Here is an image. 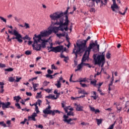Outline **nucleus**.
Wrapping results in <instances>:
<instances>
[{
  "label": "nucleus",
  "instance_id": "a18cd8bd",
  "mask_svg": "<svg viewBox=\"0 0 129 129\" xmlns=\"http://www.w3.org/2000/svg\"><path fill=\"white\" fill-rule=\"evenodd\" d=\"M1 20H2L4 23H7V19H5L4 17L1 16L0 17Z\"/></svg>",
  "mask_w": 129,
  "mask_h": 129
},
{
  "label": "nucleus",
  "instance_id": "69168bd1",
  "mask_svg": "<svg viewBox=\"0 0 129 129\" xmlns=\"http://www.w3.org/2000/svg\"><path fill=\"white\" fill-rule=\"evenodd\" d=\"M34 73H35V74L39 75V74H41L42 73L40 71H36V72H35Z\"/></svg>",
  "mask_w": 129,
  "mask_h": 129
},
{
  "label": "nucleus",
  "instance_id": "052dcab7",
  "mask_svg": "<svg viewBox=\"0 0 129 129\" xmlns=\"http://www.w3.org/2000/svg\"><path fill=\"white\" fill-rule=\"evenodd\" d=\"M90 12H91V13H95V9L91 8L90 10Z\"/></svg>",
  "mask_w": 129,
  "mask_h": 129
},
{
  "label": "nucleus",
  "instance_id": "680f3d73",
  "mask_svg": "<svg viewBox=\"0 0 129 129\" xmlns=\"http://www.w3.org/2000/svg\"><path fill=\"white\" fill-rule=\"evenodd\" d=\"M44 91H46V92H47V93H50V92H51V90L49 89H44Z\"/></svg>",
  "mask_w": 129,
  "mask_h": 129
},
{
  "label": "nucleus",
  "instance_id": "9d476101",
  "mask_svg": "<svg viewBox=\"0 0 129 129\" xmlns=\"http://www.w3.org/2000/svg\"><path fill=\"white\" fill-rule=\"evenodd\" d=\"M35 111L36 113L34 112L31 116H29L28 117V120L37 121V119H36V117L37 116V113H39V112H40V110H39V108L38 106L35 107Z\"/></svg>",
  "mask_w": 129,
  "mask_h": 129
},
{
  "label": "nucleus",
  "instance_id": "bf43d9fd",
  "mask_svg": "<svg viewBox=\"0 0 129 129\" xmlns=\"http://www.w3.org/2000/svg\"><path fill=\"white\" fill-rule=\"evenodd\" d=\"M26 95H27V96H32V93L31 92H27L26 93Z\"/></svg>",
  "mask_w": 129,
  "mask_h": 129
},
{
  "label": "nucleus",
  "instance_id": "f257e3e1",
  "mask_svg": "<svg viewBox=\"0 0 129 129\" xmlns=\"http://www.w3.org/2000/svg\"><path fill=\"white\" fill-rule=\"evenodd\" d=\"M66 19H64V18H59L57 19H52L51 23L52 25H57V26H59L58 27H51L49 26L48 28V30H49L51 31V34L52 33H54V34H57L59 31H61V32H64V30L66 31H68V26L69 25V20H68V17L66 16Z\"/></svg>",
  "mask_w": 129,
  "mask_h": 129
},
{
  "label": "nucleus",
  "instance_id": "dca6fc26",
  "mask_svg": "<svg viewBox=\"0 0 129 129\" xmlns=\"http://www.w3.org/2000/svg\"><path fill=\"white\" fill-rule=\"evenodd\" d=\"M49 39H43L42 40H41L42 43L40 44L41 48H43V49H45V48H46V43H48V42H49Z\"/></svg>",
  "mask_w": 129,
  "mask_h": 129
},
{
  "label": "nucleus",
  "instance_id": "20e7f679",
  "mask_svg": "<svg viewBox=\"0 0 129 129\" xmlns=\"http://www.w3.org/2000/svg\"><path fill=\"white\" fill-rule=\"evenodd\" d=\"M70 10V7H68L67 10L64 12H55L54 13L51 14L49 17L50 19L52 20H57V19H63L62 17L63 16H65V20H66V17H68V20H69L68 19L69 16H68V10Z\"/></svg>",
  "mask_w": 129,
  "mask_h": 129
},
{
  "label": "nucleus",
  "instance_id": "b1692460",
  "mask_svg": "<svg viewBox=\"0 0 129 129\" xmlns=\"http://www.w3.org/2000/svg\"><path fill=\"white\" fill-rule=\"evenodd\" d=\"M42 92L37 93L36 98L38 99L39 98H42V95H41Z\"/></svg>",
  "mask_w": 129,
  "mask_h": 129
},
{
  "label": "nucleus",
  "instance_id": "f3484780",
  "mask_svg": "<svg viewBox=\"0 0 129 129\" xmlns=\"http://www.w3.org/2000/svg\"><path fill=\"white\" fill-rule=\"evenodd\" d=\"M75 105L77 106L76 107L77 111H83V106H81L80 104L77 105V104H75Z\"/></svg>",
  "mask_w": 129,
  "mask_h": 129
},
{
  "label": "nucleus",
  "instance_id": "aec40b11",
  "mask_svg": "<svg viewBox=\"0 0 129 129\" xmlns=\"http://www.w3.org/2000/svg\"><path fill=\"white\" fill-rule=\"evenodd\" d=\"M45 98H48L49 99H53V100H56L57 99V98L55 97V95H49L48 96H46L45 97Z\"/></svg>",
  "mask_w": 129,
  "mask_h": 129
},
{
  "label": "nucleus",
  "instance_id": "7c9ffc66",
  "mask_svg": "<svg viewBox=\"0 0 129 129\" xmlns=\"http://www.w3.org/2000/svg\"><path fill=\"white\" fill-rule=\"evenodd\" d=\"M45 76L47 78H50V79H53V78H54V77H53V75H52L47 74Z\"/></svg>",
  "mask_w": 129,
  "mask_h": 129
},
{
  "label": "nucleus",
  "instance_id": "5701e85b",
  "mask_svg": "<svg viewBox=\"0 0 129 129\" xmlns=\"http://www.w3.org/2000/svg\"><path fill=\"white\" fill-rule=\"evenodd\" d=\"M57 83L55 84V86H56L57 88H60L61 87V84L60 81H57Z\"/></svg>",
  "mask_w": 129,
  "mask_h": 129
},
{
  "label": "nucleus",
  "instance_id": "c85d7f7f",
  "mask_svg": "<svg viewBox=\"0 0 129 129\" xmlns=\"http://www.w3.org/2000/svg\"><path fill=\"white\" fill-rule=\"evenodd\" d=\"M97 124L98 125H99L100 124H101L102 122V119H96Z\"/></svg>",
  "mask_w": 129,
  "mask_h": 129
},
{
  "label": "nucleus",
  "instance_id": "0e129e2a",
  "mask_svg": "<svg viewBox=\"0 0 129 129\" xmlns=\"http://www.w3.org/2000/svg\"><path fill=\"white\" fill-rule=\"evenodd\" d=\"M22 57H23V54L21 55H18L16 56V58H17L18 59H20V58H21Z\"/></svg>",
  "mask_w": 129,
  "mask_h": 129
},
{
  "label": "nucleus",
  "instance_id": "2eb2a0df",
  "mask_svg": "<svg viewBox=\"0 0 129 129\" xmlns=\"http://www.w3.org/2000/svg\"><path fill=\"white\" fill-rule=\"evenodd\" d=\"M11 103L10 102H7V103L3 102L2 108L3 110H5V108H10V106Z\"/></svg>",
  "mask_w": 129,
  "mask_h": 129
},
{
  "label": "nucleus",
  "instance_id": "a211bd4d",
  "mask_svg": "<svg viewBox=\"0 0 129 129\" xmlns=\"http://www.w3.org/2000/svg\"><path fill=\"white\" fill-rule=\"evenodd\" d=\"M90 109L91 111H93V112H95V114L99 113V112H100V110H99V109H95V108H94V107H93L90 106Z\"/></svg>",
  "mask_w": 129,
  "mask_h": 129
},
{
  "label": "nucleus",
  "instance_id": "8fccbe9b",
  "mask_svg": "<svg viewBox=\"0 0 129 129\" xmlns=\"http://www.w3.org/2000/svg\"><path fill=\"white\" fill-rule=\"evenodd\" d=\"M22 79L21 77L19 78L18 77H16V80L15 81L16 82H20V80Z\"/></svg>",
  "mask_w": 129,
  "mask_h": 129
},
{
  "label": "nucleus",
  "instance_id": "2f4dec72",
  "mask_svg": "<svg viewBox=\"0 0 129 129\" xmlns=\"http://www.w3.org/2000/svg\"><path fill=\"white\" fill-rule=\"evenodd\" d=\"M67 113V115L68 116L72 115V116H74V113L71 111H69V112H68Z\"/></svg>",
  "mask_w": 129,
  "mask_h": 129
},
{
  "label": "nucleus",
  "instance_id": "f8f14e48",
  "mask_svg": "<svg viewBox=\"0 0 129 129\" xmlns=\"http://www.w3.org/2000/svg\"><path fill=\"white\" fill-rule=\"evenodd\" d=\"M39 35L41 36V38L42 37H48V36H50V35H51V31L49 29H48V30H44L40 32V34Z\"/></svg>",
  "mask_w": 129,
  "mask_h": 129
},
{
  "label": "nucleus",
  "instance_id": "49530a36",
  "mask_svg": "<svg viewBox=\"0 0 129 129\" xmlns=\"http://www.w3.org/2000/svg\"><path fill=\"white\" fill-rule=\"evenodd\" d=\"M64 120H65L66 122L69 123V122L72 121V120H73V119L72 118H70L69 119H66Z\"/></svg>",
  "mask_w": 129,
  "mask_h": 129
},
{
  "label": "nucleus",
  "instance_id": "09e8293b",
  "mask_svg": "<svg viewBox=\"0 0 129 129\" xmlns=\"http://www.w3.org/2000/svg\"><path fill=\"white\" fill-rule=\"evenodd\" d=\"M7 124H8V126H10L12 123L11 122V120H7L6 122Z\"/></svg>",
  "mask_w": 129,
  "mask_h": 129
},
{
  "label": "nucleus",
  "instance_id": "393cba45",
  "mask_svg": "<svg viewBox=\"0 0 129 129\" xmlns=\"http://www.w3.org/2000/svg\"><path fill=\"white\" fill-rule=\"evenodd\" d=\"M111 56V54H110L109 51H108L106 54V57L107 58V59H110Z\"/></svg>",
  "mask_w": 129,
  "mask_h": 129
},
{
  "label": "nucleus",
  "instance_id": "39448f33",
  "mask_svg": "<svg viewBox=\"0 0 129 129\" xmlns=\"http://www.w3.org/2000/svg\"><path fill=\"white\" fill-rule=\"evenodd\" d=\"M8 33L9 34H11V35H14L16 37H13L11 39L12 40H15L16 39L17 40L18 42L19 43H23V40L22 39V35L21 34L19 33V32L16 30V29L13 30V31L10 30V29L8 30Z\"/></svg>",
  "mask_w": 129,
  "mask_h": 129
},
{
  "label": "nucleus",
  "instance_id": "7ed1b4c3",
  "mask_svg": "<svg viewBox=\"0 0 129 129\" xmlns=\"http://www.w3.org/2000/svg\"><path fill=\"white\" fill-rule=\"evenodd\" d=\"M93 58L95 62V65H99V66L101 65V67H103L105 63V53L104 52H103L101 55H97V54H94Z\"/></svg>",
  "mask_w": 129,
  "mask_h": 129
},
{
  "label": "nucleus",
  "instance_id": "1a4fd4ad",
  "mask_svg": "<svg viewBox=\"0 0 129 129\" xmlns=\"http://www.w3.org/2000/svg\"><path fill=\"white\" fill-rule=\"evenodd\" d=\"M49 47L51 49L48 51V53H50L51 52H54V53H58V52H61L62 49V47L60 46H57L54 47H53L52 43H51L50 44V46H49Z\"/></svg>",
  "mask_w": 129,
  "mask_h": 129
},
{
  "label": "nucleus",
  "instance_id": "bb28decb",
  "mask_svg": "<svg viewBox=\"0 0 129 129\" xmlns=\"http://www.w3.org/2000/svg\"><path fill=\"white\" fill-rule=\"evenodd\" d=\"M79 93H81V94H84V95L88 94V93H87L84 90H81Z\"/></svg>",
  "mask_w": 129,
  "mask_h": 129
},
{
  "label": "nucleus",
  "instance_id": "338daca9",
  "mask_svg": "<svg viewBox=\"0 0 129 129\" xmlns=\"http://www.w3.org/2000/svg\"><path fill=\"white\" fill-rule=\"evenodd\" d=\"M56 36L57 37H58V38H61V37H62V34L61 33H59V34H56Z\"/></svg>",
  "mask_w": 129,
  "mask_h": 129
},
{
  "label": "nucleus",
  "instance_id": "37998d69",
  "mask_svg": "<svg viewBox=\"0 0 129 129\" xmlns=\"http://www.w3.org/2000/svg\"><path fill=\"white\" fill-rule=\"evenodd\" d=\"M6 66L5 64L0 63V68H6Z\"/></svg>",
  "mask_w": 129,
  "mask_h": 129
},
{
  "label": "nucleus",
  "instance_id": "9b49d317",
  "mask_svg": "<svg viewBox=\"0 0 129 129\" xmlns=\"http://www.w3.org/2000/svg\"><path fill=\"white\" fill-rule=\"evenodd\" d=\"M34 44H38V43H41V41H42V37L41 35L39 34L37 35V34L34 35V37H33Z\"/></svg>",
  "mask_w": 129,
  "mask_h": 129
},
{
  "label": "nucleus",
  "instance_id": "6e6d98bb",
  "mask_svg": "<svg viewBox=\"0 0 129 129\" xmlns=\"http://www.w3.org/2000/svg\"><path fill=\"white\" fill-rule=\"evenodd\" d=\"M37 101H38L39 106H41V104L42 103V100L40 99H38L37 100Z\"/></svg>",
  "mask_w": 129,
  "mask_h": 129
},
{
  "label": "nucleus",
  "instance_id": "4d7b16f0",
  "mask_svg": "<svg viewBox=\"0 0 129 129\" xmlns=\"http://www.w3.org/2000/svg\"><path fill=\"white\" fill-rule=\"evenodd\" d=\"M79 82H86V78H84L82 80H80Z\"/></svg>",
  "mask_w": 129,
  "mask_h": 129
},
{
  "label": "nucleus",
  "instance_id": "4c0bfd02",
  "mask_svg": "<svg viewBox=\"0 0 129 129\" xmlns=\"http://www.w3.org/2000/svg\"><path fill=\"white\" fill-rule=\"evenodd\" d=\"M15 106L18 108V109H21V105L19 103H16L15 104Z\"/></svg>",
  "mask_w": 129,
  "mask_h": 129
},
{
  "label": "nucleus",
  "instance_id": "c03bdc74",
  "mask_svg": "<svg viewBox=\"0 0 129 129\" xmlns=\"http://www.w3.org/2000/svg\"><path fill=\"white\" fill-rule=\"evenodd\" d=\"M84 66H87L89 68H91V67H92V66H90V64L89 63H84Z\"/></svg>",
  "mask_w": 129,
  "mask_h": 129
},
{
  "label": "nucleus",
  "instance_id": "3c124183",
  "mask_svg": "<svg viewBox=\"0 0 129 129\" xmlns=\"http://www.w3.org/2000/svg\"><path fill=\"white\" fill-rule=\"evenodd\" d=\"M98 91L100 93L101 95H104V94L102 93V91L99 88H98Z\"/></svg>",
  "mask_w": 129,
  "mask_h": 129
},
{
  "label": "nucleus",
  "instance_id": "e433bc0d",
  "mask_svg": "<svg viewBox=\"0 0 129 129\" xmlns=\"http://www.w3.org/2000/svg\"><path fill=\"white\" fill-rule=\"evenodd\" d=\"M115 124V121L114 122V123L110 125L107 129H113V127Z\"/></svg>",
  "mask_w": 129,
  "mask_h": 129
},
{
  "label": "nucleus",
  "instance_id": "4468645a",
  "mask_svg": "<svg viewBox=\"0 0 129 129\" xmlns=\"http://www.w3.org/2000/svg\"><path fill=\"white\" fill-rule=\"evenodd\" d=\"M113 2V5L111 7V9H112V11L113 12H115V9H118V6L116 4V2H115V0H112Z\"/></svg>",
  "mask_w": 129,
  "mask_h": 129
},
{
  "label": "nucleus",
  "instance_id": "a878e982",
  "mask_svg": "<svg viewBox=\"0 0 129 129\" xmlns=\"http://www.w3.org/2000/svg\"><path fill=\"white\" fill-rule=\"evenodd\" d=\"M97 82V81L96 80H94V81H91L90 82L91 84H92V85H93V86H96V83Z\"/></svg>",
  "mask_w": 129,
  "mask_h": 129
},
{
  "label": "nucleus",
  "instance_id": "4be33fe9",
  "mask_svg": "<svg viewBox=\"0 0 129 129\" xmlns=\"http://www.w3.org/2000/svg\"><path fill=\"white\" fill-rule=\"evenodd\" d=\"M14 100H16V102H19L20 101V99H21V97L20 96H15L14 97Z\"/></svg>",
  "mask_w": 129,
  "mask_h": 129
},
{
  "label": "nucleus",
  "instance_id": "72a5a7b5",
  "mask_svg": "<svg viewBox=\"0 0 129 129\" xmlns=\"http://www.w3.org/2000/svg\"><path fill=\"white\" fill-rule=\"evenodd\" d=\"M95 2L96 4H99V3H101L102 6H103V1L102 0H95Z\"/></svg>",
  "mask_w": 129,
  "mask_h": 129
},
{
  "label": "nucleus",
  "instance_id": "e2e57ef3",
  "mask_svg": "<svg viewBox=\"0 0 129 129\" xmlns=\"http://www.w3.org/2000/svg\"><path fill=\"white\" fill-rule=\"evenodd\" d=\"M63 118H64V119L63 120V121H65L66 119H68V116L66 115H63Z\"/></svg>",
  "mask_w": 129,
  "mask_h": 129
},
{
  "label": "nucleus",
  "instance_id": "c756f323",
  "mask_svg": "<svg viewBox=\"0 0 129 129\" xmlns=\"http://www.w3.org/2000/svg\"><path fill=\"white\" fill-rule=\"evenodd\" d=\"M0 125H2V126H4V127H7V124L5 123V121H3L0 122Z\"/></svg>",
  "mask_w": 129,
  "mask_h": 129
},
{
  "label": "nucleus",
  "instance_id": "58836bf2",
  "mask_svg": "<svg viewBox=\"0 0 129 129\" xmlns=\"http://www.w3.org/2000/svg\"><path fill=\"white\" fill-rule=\"evenodd\" d=\"M32 54V52L30 50H26L25 52V55H31Z\"/></svg>",
  "mask_w": 129,
  "mask_h": 129
},
{
  "label": "nucleus",
  "instance_id": "774afa93",
  "mask_svg": "<svg viewBox=\"0 0 129 129\" xmlns=\"http://www.w3.org/2000/svg\"><path fill=\"white\" fill-rule=\"evenodd\" d=\"M38 128H43V125L39 124V125H38Z\"/></svg>",
  "mask_w": 129,
  "mask_h": 129
},
{
  "label": "nucleus",
  "instance_id": "423d86ee",
  "mask_svg": "<svg viewBox=\"0 0 129 129\" xmlns=\"http://www.w3.org/2000/svg\"><path fill=\"white\" fill-rule=\"evenodd\" d=\"M51 109V106L50 105H48V106L45 108V109L43 110V113L44 114H51L53 116L56 114V113H58L60 114L61 113V111H59L58 110H50Z\"/></svg>",
  "mask_w": 129,
  "mask_h": 129
},
{
  "label": "nucleus",
  "instance_id": "864d4df0",
  "mask_svg": "<svg viewBox=\"0 0 129 129\" xmlns=\"http://www.w3.org/2000/svg\"><path fill=\"white\" fill-rule=\"evenodd\" d=\"M51 69H54V70H57L58 69V68L55 67L54 64L51 65Z\"/></svg>",
  "mask_w": 129,
  "mask_h": 129
},
{
  "label": "nucleus",
  "instance_id": "603ef678",
  "mask_svg": "<svg viewBox=\"0 0 129 129\" xmlns=\"http://www.w3.org/2000/svg\"><path fill=\"white\" fill-rule=\"evenodd\" d=\"M126 11H127V8H125V10L123 13L121 12H119V14H120V15H122L123 16H124V15H125V13H126Z\"/></svg>",
  "mask_w": 129,
  "mask_h": 129
},
{
  "label": "nucleus",
  "instance_id": "6ab92c4d",
  "mask_svg": "<svg viewBox=\"0 0 129 129\" xmlns=\"http://www.w3.org/2000/svg\"><path fill=\"white\" fill-rule=\"evenodd\" d=\"M61 107L63 108L66 113L68 112V109H69V107H70V106L65 107V104H64V102H62Z\"/></svg>",
  "mask_w": 129,
  "mask_h": 129
},
{
  "label": "nucleus",
  "instance_id": "0eeeda50",
  "mask_svg": "<svg viewBox=\"0 0 129 129\" xmlns=\"http://www.w3.org/2000/svg\"><path fill=\"white\" fill-rule=\"evenodd\" d=\"M89 59V55L86 53H85L83 56L82 58V61L80 64H79L78 66L77 67V69L75 70V72H77V71H79V70H81V68H82L84 62L86 61V60H88Z\"/></svg>",
  "mask_w": 129,
  "mask_h": 129
},
{
  "label": "nucleus",
  "instance_id": "a19ab883",
  "mask_svg": "<svg viewBox=\"0 0 129 129\" xmlns=\"http://www.w3.org/2000/svg\"><path fill=\"white\" fill-rule=\"evenodd\" d=\"M80 85L82 86V87H88V86H87V85H86V84H83L82 83H80Z\"/></svg>",
  "mask_w": 129,
  "mask_h": 129
},
{
  "label": "nucleus",
  "instance_id": "f03ea898",
  "mask_svg": "<svg viewBox=\"0 0 129 129\" xmlns=\"http://www.w3.org/2000/svg\"><path fill=\"white\" fill-rule=\"evenodd\" d=\"M90 39H91V37L88 36L86 40H84V42L81 43V44L77 43V48L76 47V45H75V48L73 49L72 54L75 55V59H77L78 55L83 53L85 50H86V48H87L86 43L88 40H90Z\"/></svg>",
  "mask_w": 129,
  "mask_h": 129
},
{
  "label": "nucleus",
  "instance_id": "c9c22d12",
  "mask_svg": "<svg viewBox=\"0 0 129 129\" xmlns=\"http://www.w3.org/2000/svg\"><path fill=\"white\" fill-rule=\"evenodd\" d=\"M24 27H25V29H30V25L27 23H24Z\"/></svg>",
  "mask_w": 129,
  "mask_h": 129
},
{
  "label": "nucleus",
  "instance_id": "ddd939ff",
  "mask_svg": "<svg viewBox=\"0 0 129 129\" xmlns=\"http://www.w3.org/2000/svg\"><path fill=\"white\" fill-rule=\"evenodd\" d=\"M32 47L33 50H35V51H41V46L40 44L33 43V44H32Z\"/></svg>",
  "mask_w": 129,
  "mask_h": 129
},
{
  "label": "nucleus",
  "instance_id": "13d9d810",
  "mask_svg": "<svg viewBox=\"0 0 129 129\" xmlns=\"http://www.w3.org/2000/svg\"><path fill=\"white\" fill-rule=\"evenodd\" d=\"M60 94H61V93H57V94L56 95V97H55V98H56V99L59 98V97L60 96Z\"/></svg>",
  "mask_w": 129,
  "mask_h": 129
},
{
  "label": "nucleus",
  "instance_id": "6e6552de",
  "mask_svg": "<svg viewBox=\"0 0 129 129\" xmlns=\"http://www.w3.org/2000/svg\"><path fill=\"white\" fill-rule=\"evenodd\" d=\"M95 46H97V49H98V50H99V45L97 44V40H95V43L92 42L90 43L89 47L87 48L86 50L85 51V53H86V54H87V55L89 56V54H90V51L91 50V49H92V48H94Z\"/></svg>",
  "mask_w": 129,
  "mask_h": 129
},
{
  "label": "nucleus",
  "instance_id": "473e14b6",
  "mask_svg": "<svg viewBox=\"0 0 129 129\" xmlns=\"http://www.w3.org/2000/svg\"><path fill=\"white\" fill-rule=\"evenodd\" d=\"M5 71H8V72H12V71H14V69L12 68L6 69L5 70Z\"/></svg>",
  "mask_w": 129,
  "mask_h": 129
},
{
  "label": "nucleus",
  "instance_id": "cd10ccee",
  "mask_svg": "<svg viewBox=\"0 0 129 129\" xmlns=\"http://www.w3.org/2000/svg\"><path fill=\"white\" fill-rule=\"evenodd\" d=\"M49 84H50L49 82H47V81H45L43 83V87H45V86H47V85Z\"/></svg>",
  "mask_w": 129,
  "mask_h": 129
},
{
  "label": "nucleus",
  "instance_id": "f704fd0d",
  "mask_svg": "<svg viewBox=\"0 0 129 129\" xmlns=\"http://www.w3.org/2000/svg\"><path fill=\"white\" fill-rule=\"evenodd\" d=\"M9 81L10 82H14L15 81V78H13V77H11L9 78Z\"/></svg>",
  "mask_w": 129,
  "mask_h": 129
},
{
  "label": "nucleus",
  "instance_id": "79ce46f5",
  "mask_svg": "<svg viewBox=\"0 0 129 129\" xmlns=\"http://www.w3.org/2000/svg\"><path fill=\"white\" fill-rule=\"evenodd\" d=\"M22 39L23 40H30V37H29V36L26 35L25 37H22Z\"/></svg>",
  "mask_w": 129,
  "mask_h": 129
},
{
  "label": "nucleus",
  "instance_id": "ea45409f",
  "mask_svg": "<svg viewBox=\"0 0 129 129\" xmlns=\"http://www.w3.org/2000/svg\"><path fill=\"white\" fill-rule=\"evenodd\" d=\"M4 85H5V83L4 82H0V88L1 89H4Z\"/></svg>",
  "mask_w": 129,
  "mask_h": 129
},
{
  "label": "nucleus",
  "instance_id": "412c9836",
  "mask_svg": "<svg viewBox=\"0 0 129 129\" xmlns=\"http://www.w3.org/2000/svg\"><path fill=\"white\" fill-rule=\"evenodd\" d=\"M32 84L34 88V91H37V90H38V89H37V87L39 86V84H35L33 82L32 83Z\"/></svg>",
  "mask_w": 129,
  "mask_h": 129
},
{
  "label": "nucleus",
  "instance_id": "de8ad7c7",
  "mask_svg": "<svg viewBox=\"0 0 129 129\" xmlns=\"http://www.w3.org/2000/svg\"><path fill=\"white\" fill-rule=\"evenodd\" d=\"M27 120H28V119L27 118H25L24 121H21L20 122L21 124H25V123H26V121H27Z\"/></svg>",
  "mask_w": 129,
  "mask_h": 129
},
{
  "label": "nucleus",
  "instance_id": "5fc2aeb1",
  "mask_svg": "<svg viewBox=\"0 0 129 129\" xmlns=\"http://www.w3.org/2000/svg\"><path fill=\"white\" fill-rule=\"evenodd\" d=\"M53 72V71H51V70H50V69L47 70V73L49 75L52 74Z\"/></svg>",
  "mask_w": 129,
  "mask_h": 129
}]
</instances>
